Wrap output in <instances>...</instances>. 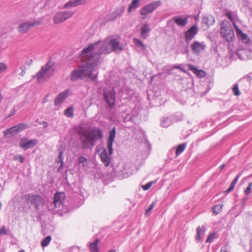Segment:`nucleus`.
<instances>
[{"label": "nucleus", "instance_id": "a18cd8bd", "mask_svg": "<svg viewBox=\"0 0 252 252\" xmlns=\"http://www.w3.org/2000/svg\"><path fill=\"white\" fill-rule=\"evenodd\" d=\"M214 238H215V234L214 233L210 234V235H209V236H208V237L207 238L206 242H209V243L212 242L214 241Z\"/></svg>", "mask_w": 252, "mask_h": 252}, {"label": "nucleus", "instance_id": "72a5a7b5", "mask_svg": "<svg viewBox=\"0 0 252 252\" xmlns=\"http://www.w3.org/2000/svg\"><path fill=\"white\" fill-rule=\"evenodd\" d=\"M64 114L68 117H71L73 115V110L72 108H66L64 111Z\"/></svg>", "mask_w": 252, "mask_h": 252}, {"label": "nucleus", "instance_id": "a878e982", "mask_svg": "<svg viewBox=\"0 0 252 252\" xmlns=\"http://www.w3.org/2000/svg\"><path fill=\"white\" fill-rule=\"evenodd\" d=\"M99 240L96 239L94 241L90 244L89 249L92 252H97L98 251L97 248V244Z\"/></svg>", "mask_w": 252, "mask_h": 252}, {"label": "nucleus", "instance_id": "9b49d317", "mask_svg": "<svg viewBox=\"0 0 252 252\" xmlns=\"http://www.w3.org/2000/svg\"><path fill=\"white\" fill-rule=\"evenodd\" d=\"M205 48L206 45L203 42H200L195 41L190 45L192 53L196 55H199L202 51L205 50Z\"/></svg>", "mask_w": 252, "mask_h": 252}, {"label": "nucleus", "instance_id": "f704fd0d", "mask_svg": "<svg viewBox=\"0 0 252 252\" xmlns=\"http://www.w3.org/2000/svg\"><path fill=\"white\" fill-rule=\"evenodd\" d=\"M232 91L235 96H239L240 94V92L239 90L238 85L235 84L233 87Z\"/></svg>", "mask_w": 252, "mask_h": 252}, {"label": "nucleus", "instance_id": "f257e3e1", "mask_svg": "<svg viewBox=\"0 0 252 252\" xmlns=\"http://www.w3.org/2000/svg\"><path fill=\"white\" fill-rule=\"evenodd\" d=\"M123 50L120 41L112 36L108 37L101 41L98 40L84 48L82 51V56L87 60L86 63L73 70L70 74V80L76 81L78 79H89L95 81L97 73L94 74L97 63L99 61L101 54H107L113 51L120 53Z\"/></svg>", "mask_w": 252, "mask_h": 252}, {"label": "nucleus", "instance_id": "6e6d98bb", "mask_svg": "<svg viewBox=\"0 0 252 252\" xmlns=\"http://www.w3.org/2000/svg\"><path fill=\"white\" fill-rule=\"evenodd\" d=\"M16 113V111L15 109H13L12 110L11 112V114L8 116V117L14 115Z\"/></svg>", "mask_w": 252, "mask_h": 252}, {"label": "nucleus", "instance_id": "ea45409f", "mask_svg": "<svg viewBox=\"0 0 252 252\" xmlns=\"http://www.w3.org/2000/svg\"><path fill=\"white\" fill-rule=\"evenodd\" d=\"M86 0H73L74 7L83 4L85 3Z\"/></svg>", "mask_w": 252, "mask_h": 252}, {"label": "nucleus", "instance_id": "49530a36", "mask_svg": "<svg viewBox=\"0 0 252 252\" xmlns=\"http://www.w3.org/2000/svg\"><path fill=\"white\" fill-rule=\"evenodd\" d=\"M32 59H29L23 65H25L26 66V68L28 69L32 65Z\"/></svg>", "mask_w": 252, "mask_h": 252}, {"label": "nucleus", "instance_id": "393cba45", "mask_svg": "<svg viewBox=\"0 0 252 252\" xmlns=\"http://www.w3.org/2000/svg\"><path fill=\"white\" fill-rule=\"evenodd\" d=\"M140 0H132L131 4L129 5L127 9L128 13H130L133 9H135L139 6Z\"/></svg>", "mask_w": 252, "mask_h": 252}, {"label": "nucleus", "instance_id": "f8f14e48", "mask_svg": "<svg viewBox=\"0 0 252 252\" xmlns=\"http://www.w3.org/2000/svg\"><path fill=\"white\" fill-rule=\"evenodd\" d=\"M198 28L196 25H193L185 32V38L187 43H189L197 33Z\"/></svg>", "mask_w": 252, "mask_h": 252}, {"label": "nucleus", "instance_id": "a19ab883", "mask_svg": "<svg viewBox=\"0 0 252 252\" xmlns=\"http://www.w3.org/2000/svg\"><path fill=\"white\" fill-rule=\"evenodd\" d=\"M252 187V182L250 183L249 186L247 187L246 189L245 190V193L246 195H249L251 193V190Z\"/></svg>", "mask_w": 252, "mask_h": 252}, {"label": "nucleus", "instance_id": "4c0bfd02", "mask_svg": "<svg viewBox=\"0 0 252 252\" xmlns=\"http://www.w3.org/2000/svg\"><path fill=\"white\" fill-rule=\"evenodd\" d=\"M246 47H249L248 52L249 60H251L252 59V43L246 44Z\"/></svg>", "mask_w": 252, "mask_h": 252}, {"label": "nucleus", "instance_id": "6e6552de", "mask_svg": "<svg viewBox=\"0 0 252 252\" xmlns=\"http://www.w3.org/2000/svg\"><path fill=\"white\" fill-rule=\"evenodd\" d=\"M74 12L71 11H64L57 13L53 17L54 23H61L71 17Z\"/></svg>", "mask_w": 252, "mask_h": 252}, {"label": "nucleus", "instance_id": "aec40b11", "mask_svg": "<svg viewBox=\"0 0 252 252\" xmlns=\"http://www.w3.org/2000/svg\"><path fill=\"white\" fill-rule=\"evenodd\" d=\"M101 161L104 163L105 166L107 167L109 166L111 159L107 154V151L105 148H103L99 156Z\"/></svg>", "mask_w": 252, "mask_h": 252}, {"label": "nucleus", "instance_id": "473e14b6", "mask_svg": "<svg viewBox=\"0 0 252 252\" xmlns=\"http://www.w3.org/2000/svg\"><path fill=\"white\" fill-rule=\"evenodd\" d=\"M222 205L218 204L213 208V212L215 215H218L222 210Z\"/></svg>", "mask_w": 252, "mask_h": 252}, {"label": "nucleus", "instance_id": "2f4dec72", "mask_svg": "<svg viewBox=\"0 0 252 252\" xmlns=\"http://www.w3.org/2000/svg\"><path fill=\"white\" fill-rule=\"evenodd\" d=\"M51 236H47L46 237H45L41 242V246L42 247H46L51 241Z\"/></svg>", "mask_w": 252, "mask_h": 252}, {"label": "nucleus", "instance_id": "9d476101", "mask_svg": "<svg viewBox=\"0 0 252 252\" xmlns=\"http://www.w3.org/2000/svg\"><path fill=\"white\" fill-rule=\"evenodd\" d=\"M37 144L36 139H32L29 140L26 137H23L20 139L19 145L20 147L24 149L27 150L35 146Z\"/></svg>", "mask_w": 252, "mask_h": 252}, {"label": "nucleus", "instance_id": "7c9ffc66", "mask_svg": "<svg viewBox=\"0 0 252 252\" xmlns=\"http://www.w3.org/2000/svg\"><path fill=\"white\" fill-rule=\"evenodd\" d=\"M79 163L81 164L83 166L85 167L87 166L88 162L87 158L84 157H80L78 159Z\"/></svg>", "mask_w": 252, "mask_h": 252}, {"label": "nucleus", "instance_id": "7ed1b4c3", "mask_svg": "<svg viewBox=\"0 0 252 252\" xmlns=\"http://www.w3.org/2000/svg\"><path fill=\"white\" fill-rule=\"evenodd\" d=\"M220 34L228 42L232 41L235 38L234 31L228 21L220 22Z\"/></svg>", "mask_w": 252, "mask_h": 252}, {"label": "nucleus", "instance_id": "052dcab7", "mask_svg": "<svg viewBox=\"0 0 252 252\" xmlns=\"http://www.w3.org/2000/svg\"><path fill=\"white\" fill-rule=\"evenodd\" d=\"M108 252H115V251L113 250H109Z\"/></svg>", "mask_w": 252, "mask_h": 252}, {"label": "nucleus", "instance_id": "79ce46f5", "mask_svg": "<svg viewBox=\"0 0 252 252\" xmlns=\"http://www.w3.org/2000/svg\"><path fill=\"white\" fill-rule=\"evenodd\" d=\"M72 7H74V4H73V0H70L63 5V8H70Z\"/></svg>", "mask_w": 252, "mask_h": 252}, {"label": "nucleus", "instance_id": "4be33fe9", "mask_svg": "<svg viewBox=\"0 0 252 252\" xmlns=\"http://www.w3.org/2000/svg\"><path fill=\"white\" fill-rule=\"evenodd\" d=\"M68 91L65 90L60 93L55 99V105L58 106L63 103V100L68 96Z\"/></svg>", "mask_w": 252, "mask_h": 252}, {"label": "nucleus", "instance_id": "4468645a", "mask_svg": "<svg viewBox=\"0 0 252 252\" xmlns=\"http://www.w3.org/2000/svg\"><path fill=\"white\" fill-rule=\"evenodd\" d=\"M249 47H246V44L241 45L237 50V54L241 60H249Z\"/></svg>", "mask_w": 252, "mask_h": 252}, {"label": "nucleus", "instance_id": "f03ea898", "mask_svg": "<svg viewBox=\"0 0 252 252\" xmlns=\"http://www.w3.org/2000/svg\"><path fill=\"white\" fill-rule=\"evenodd\" d=\"M78 133L83 149H92L95 145L96 141L101 139L103 136L102 130L96 127H81Z\"/></svg>", "mask_w": 252, "mask_h": 252}, {"label": "nucleus", "instance_id": "39448f33", "mask_svg": "<svg viewBox=\"0 0 252 252\" xmlns=\"http://www.w3.org/2000/svg\"><path fill=\"white\" fill-rule=\"evenodd\" d=\"M27 200L28 203L32 205L36 211H38L44 206L45 201L39 195L29 194L27 195Z\"/></svg>", "mask_w": 252, "mask_h": 252}, {"label": "nucleus", "instance_id": "6ab92c4d", "mask_svg": "<svg viewBox=\"0 0 252 252\" xmlns=\"http://www.w3.org/2000/svg\"><path fill=\"white\" fill-rule=\"evenodd\" d=\"M202 24L205 25L206 28L212 26L215 22V19L212 15H204L202 18Z\"/></svg>", "mask_w": 252, "mask_h": 252}, {"label": "nucleus", "instance_id": "20e7f679", "mask_svg": "<svg viewBox=\"0 0 252 252\" xmlns=\"http://www.w3.org/2000/svg\"><path fill=\"white\" fill-rule=\"evenodd\" d=\"M54 69L50 62H48L33 76L39 81L41 79H48L53 75Z\"/></svg>", "mask_w": 252, "mask_h": 252}, {"label": "nucleus", "instance_id": "c9c22d12", "mask_svg": "<svg viewBox=\"0 0 252 252\" xmlns=\"http://www.w3.org/2000/svg\"><path fill=\"white\" fill-rule=\"evenodd\" d=\"M134 40L135 41V43L138 46L142 48L143 50H144L146 49V45L143 44V43L140 40L134 38Z\"/></svg>", "mask_w": 252, "mask_h": 252}, {"label": "nucleus", "instance_id": "09e8293b", "mask_svg": "<svg viewBox=\"0 0 252 252\" xmlns=\"http://www.w3.org/2000/svg\"><path fill=\"white\" fill-rule=\"evenodd\" d=\"M240 176V174H238L235 177V178L234 179V180H233V181L231 182V185L235 187L236 184L237 183V182H238V180Z\"/></svg>", "mask_w": 252, "mask_h": 252}, {"label": "nucleus", "instance_id": "c85d7f7f", "mask_svg": "<svg viewBox=\"0 0 252 252\" xmlns=\"http://www.w3.org/2000/svg\"><path fill=\"white\" fill-rule=\"evenodd\" d=\"M16 133H18V132L17 131L16 128H15L14 126L4 131L3 135L4 136H8L9 134H14Z\"/></svg>", "mask_w": 252, "mask_h": 252}, {"label": "nucleus", "instance_id": "f3484780", "mask_svg": "<svg viewBox=\"0 0 252 252\" xmlns=\"http://www.w3.org/2000/svg\"><path fill=\"white\" fill-rule=\"evenodd\" d=\"M125 8L124 6L121 7L116 9L112 13L107 15V19L109 21H113L117 18L120 17L125 11Z\"/></svg>", "mask_w": 252, "mask_h": 252}, {"label": "nucleus", "instance_id": "0e129e2a", "mask_svg": "<svg viewBox=\"0 0 252 252\" xmlns=\"http://www.w3.org/2000/svg\"><path fill=\"white\" fill-rule=\"evenodd\" d=\"M220 252H227L226 251H222V250H221Z\"/></svg>", "mask_w": 252, "mask_h": 252}, {"label": "nucleus", "instance_id": "5fc2aeb1", "mask_svg": "<svg viewBox=\"0 0 252 252\" xmlns=\"http://www.w3.org/2000/svg\"><path fill=\"white\" fill-rule=\"evenodd\" d=\"M40 124L43 125V128H45L46 127H47L48 126V124L46 122H45V121L41 122L40 123Z\"/></svg>", "mask_w": 252, "mask_h": 252}, {"label": "nucleus", "instance_id": "1a4fd4ad", "mask_svg": "<svg viewBox=\"0 0 252 252\" xmlns=\"http://www.w3.org/2000/svg\"><path fill=\"white\" fill-rule=\"evenodd\" d=\"M104 97L107 104L111 107L114 105L115 99V92L114 89L110 90H106L104 91Z\"/></svg>", "mask_w": 252, "mask_h": 252}, {"label": "nucleus", "instance_id": "bf43d9fd", "mask_svg": "<svg viewBox=\"0 0 252 252\" xmlns=\"http://www.w3.org/2000/svg\"><path fill=\"white\" fill-rule=\"evenodd\" d=\"M174 68L181 69V66L180 65H176V66H174Z\"/></svg>", "mask_w": 252, "mask_h": 252}, {"label": "nucleus", "instance_id": "a211bd4d", "mask_svg": "<svg viewBox=\"0 0 252 252\" xmlns=\"http://www.w3.org/2000/svg\"><path fill=\"white\" fill-rule=\"evenodd\" d=\"M38 24V23L37 22H24L19 25L18 31L21 33H26L31 27Z\"/></svg>", "mask_w": 252, "mask_h": 252}, {"label": "nucleus", "instance_id": "c03bdc74", "mask_svg": "<svg viewBox=\"0 0 252 252\" xmlns=\"http://www.w3.org/2000/svg\"><path fill=\"white\" fill-rule=\"evenodd\" d=\"M153 184V182H150L146 184V185L142 186V188L143 189V190H147L151 188V187L152 186Z\"/></svg>", "mask_w": 252, "mask_h": 252}, {"label": "nucleus", "instance_id": "37998d69", "mask_svg": "<svg viewBox=\"0 0 252 252\" xmlns=\"http://www.w3.org/2000/svg\"><path fill=\"white\" fill-rule=\"evenodd\" d=\"M227 17L230 19V20L232 22L233 26L234 27V24H236L235 21L233 19L232 14L230 12H228L226 13Z\"/></svg>", "mask_w": 252, "mask_h": 252}, {"label": "nucleus", "instance_id": "0eeeda50", "mask_svg": "<svg viewBox=\"0 0 252 252\" xmlns=\"http://www.w3.org/2000/svg\"><path fill=\"white\" fill-rule=\"evenodd\" d=\"M161 4V2L160 0L154 1L142 8L140 10V14L142 15L146 16L150 13H152Z\"/></svg>", "mask_w": 252, "mask_h": 252}, {"label": "nucleus", "instance_id": "58836bf2", "mask_svg": "<svg viewBox=\"0 0 252 252\" xmlns=\"http://www.w3.org/2000/svg\"><path fill=\"white\" fill-rule=\"evenodd\" d=\"M14 160H19L21 163H23L25 160L24 158L21 155H16L14 157Z\"/></svg>", "mask_w": 252, "mask_h": 252}, {"label": "nucleus", "instance_id": "b1692460", "mask_svg": "<svg viewBox=\"0 0 252 252\" xmlns=\"http://www.w3.org/2000/svg\"><path fill=\"white\" fill-rule=\"evenodd\" d=\"M206 231L205 227L203 226H198L196 229L197 235L195 236V239L197 242H200L202 240V236L204 235Z\"/></svg>", "mask_w": 252, "mask_h": 252}, {"label": "nucleus", "instance_id": "423d86ee", "mask_svg": "<svg viewBox=\"0 0 252 252\" xmlns=\"http://www.w3.org/2000/svg\"><path fill=\"white\" fill-rule=\"evenodd\" d=\"M65 198V195L63 192L56 193L54 197L53 202H51L50 205L49 203L47 204V206L49 210H53L54 208L60 207L63 205Z\"/></svg>", "mask_w": 252, "mask_h": 252}, {"label": "nucleus", "instance_id": "680f3d73", "mask_svg": "<svg viewBox=\"0 0 252 252\" xmlns=\"http://www.w3.org/2000/svg\"><path fill=\"white\" fill-rule=\"evenodd\" d=\"M18 252H25V251L24 250H21L19 251Z\"/></svg>", "mask_w": 252, "mask_h": 252}, {"label": "nucleus", "instance_id": "864d4df0", "mask_svg": "<svg viewBox=\"0 0 252 252\" xmlns=\"http://www.w3.org/2000/svg\"><path fill=\"white\" fill-rule=\"evenodd\" d=\"M234 187H235L230 185V186L226 190L225 192L227 193H229L234 189Z\"/></svg>", "mask_w": 252, "mask_h": 252}, {"label": "nucleus", "instance_id": "3c124183", "mask_svg": "<svg viewBox=\"0 0 252 252\" xmlns=\"http://www.w3.org/2000/svg\"><path fill=\"white\" fill-rule=\"evenodd\" d=\"M20 69L22 70L21 72L19 73V75L21 76H23L26 73V66L25 65H23L20 67Z\"/></svg>", "mask_w": 252, "mask_h": 252}, {"label": "nucleus", "instance_id": "bb28decb", "mask_svg": "<svg viewBox=\"0 0 252 252\" xmlns=\"http://www.w3.org/2000/svg\"><path fill=\"white\" fill-rule=\"evenodd\" d=\"M172 123V121L169 117L163 118L161 121L160 125L163 127H167Z\"/></svg>", "mask_w": 252, "mask_h": 252}, {"label": "nucleus", "instance_id": "2eb2a0df", "mask_svg": "<svg viewBox=\"0 0 252 252\" xmlns=\"http://www.w3.org/2000/svg\"><path fill=\"white\" fill-rule=\"evenodd\" d=\"M175 23L178 26L184 27L188 23V19L187 18H183L182 15L178 16H174L172 18L171 20L168 21V25H170L172 23Z\"/></svg>", "mask_w": 252, "mask_h": 252}, {"label": "nucleus", "instance_id": "e433bc0d", "mask_svg": "<svg viewBox=\"0 0 252 252\" xmlns=\"http://www.w3.org/2000/svg\"><path fill=\"white\" fill-rule=\"evenodd\" d=\"M156 202H153L149 206V208L146 210L145 215L146 216H149L151 213V210L153 209L154 206H155Z\"/></svg>", "mask_w": 252, "mask_h": 252}, {"label": "nucleus", "instance_id": "e2e57ef3", "mask_svg": "<svg viewBox=\"0 0 252 252\" xmlns=\"http://www.w3.org/2000/svg\"><path fill=\"white\" fill-rule=\"evenodd\" d=\"M185 52H186V53H188L189 50L187 49H186V51Z\"/></svg>", "mask_w": 252, "mask_h": 252}, {"label": "nucleus", "instance_id": "8fccbe9b", "mask_svg": "<svg viewBox=\"0 0 252 252\" xmlns=\"http://www.w3.org/2000/svg\"><path fill=\"white\" fill-rule=\"evenodd\" d=\"M7 68V66L5 63H0V73L6 70Z\"/></svg>", "mask_w": 252, "mask_h": 252}, {"label": "nucleus", "instance_id": "dca6fc26", "mask_svg": "<svg viewBox=\"0 0 252 252\" xmlns=\"http://www.w3.org/2000/svg\"><path fill=\"white\" fill-rule=\"evenodd\" d=\"M234 28L238 38L242 42L244 45L251 43L250 40L247 35L243 33L236 24H234Z\"/></svg>", "mask_w": 252, "mask_h": 252}, {"label": "nucleus", "instance_id": "13d9d810", "mask_svg": "<svg viewBox=\"0 0 252 252\" xmlns=\"http://www.w3.org/2000/svg\"><path fill=\"white\" fill-rule=\"evenodd\" d=\"M224 166H225V164H223L221 165L220 166V170H222V169L224 167Z\"/></svg>", "mask_w": 252, "mask_h": 252}, {"label": "nucleus", "instance_id": "cd10ccee", "mask_svg": "<svg viewBox=\"0 0 252 252\" xmlns=\"http://www.w3.org/2000/svg\"><path fill=\"white\" fill-rule=\"evenodd\" d=\"M187 145L186 143H182L179 145L176 148V156H178L180 154H181L185 149Z\"/></svg>", "mask_w": 252, "mask_h": 252}, {"label": "nucleus", "instance_id": "c756f323", "mask_svg": "<svg viewBox=\"0 0 252 252\" xmlns=\"http://www.w3.org/2000/svg\"><path fill=\"white\" fill-rule=\"evenodd\" d=\"M18 132H21L28 127V125L24 123H20L15 126Z\"/></svg>", "mask_w": 252, "mask_h": 252}, {"label": "nucleus", "instance_id": "5701e85b", "mask_svg": "<svg viewBox=\"0 0 252 252\" xmlns=\"http://www.w3.org/2000/svg\"><path fill=\"white\" fill-rule=\"evenodd\" d=\"M189 69L193 72L197 76L202 78L205 76V72L202 70L198 69L195 66L192 64L189 65Z\"/></svg>", "mask_w": 252, "mask_h": 252}, {"label": "nucleus", "instance_id": "412c9836", "mask_svg": "<svg viewBox=\"0 0 252 252\" xmlns=\"http://www.w3.org/2000/svg\"><path fill=\"white\" fill-rule=\"evenodd\" d=\"M151 29L149 27L148 23H145L142 25L141 28L140 36L143 39H146L148 36L149 33L151 32Z\"/></svg>", "mask_w": 252, "mask_h": 252}, {"label": "nucleus", "instance_id": "4d7b16f0", "mask_svg": "<svg viewBox=\"0 0 252 252\" xmlns=\"http://www.w3.org/2000/svg\"><path fill=\"white\" fill-rule=\"evenodd\" d=\"M47 101V96H46L42 100V103H46Z\"/></svg>", "mask_w": 252, "mask_h": 252}, {"label": "nucleus", "instance_id": "603ef678", "mask_svg": "<svg viewBox=\"0 0 252 252\" xmlns=\"http://www.w3.org/2000/svg\"><path fill=\"white\" fill-rule=\"evenodd\" d=\"M3 234L4 235L7 234L6 228L4 226H2L0 229V234Z\"/></svg>", "mask_w": 252, "mask_h": 252}, {"label": "nucleus", "instance_id": "de8ad7c7", "mask_svg": "<svg viewBox=\"0 0 252 252\" xmlns=\"http://www.w3.org/2000/svg\"><path fill=\"white\" fill-rule=\"evenodd\" d=\"M63 152L61 151L60 152V154L59 155V160L61 164V167L63 166Z\"/></svg>", "mask_w": 252, "mask_h": 252}, {"label": "nucleus", "instance_id": "ddd939ff", "mask_svg": "<svg viewBox=\"0 0 252 252\" xmlns=\"http://www.w3.org/2000/svg\"><path fill=\"white\" fill-rule=\"evenodd\" d=\"M116 135V128L113 127V128L109 131V137L107 141V150L108 151L109 155H111L113 154V143Z\"/></svg>", "mask_w": 252, "mask_h": 252}]
</instances>
